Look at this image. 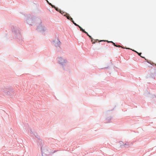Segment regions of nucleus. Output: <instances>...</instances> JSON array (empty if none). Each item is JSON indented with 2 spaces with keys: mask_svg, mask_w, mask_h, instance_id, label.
Returning a JSON list of instances; mask_svg holds the SVG:
<instances>
[{
  "mask_svg": "<svg viewBox=\"0 0 156 156\" xmlns=\"http://www.w3.org/2000/svg\"><path fill=\"white\" fill-rule=\"evenodd\" d=\"M59 62L60 64H62L64 62H65V60L62 59V58L60 57L59 58Z\"/></svg>",
  "mask_w": 156,
  "mask_h": 156,
  "instance_id": "1",
  "label": "nucleus"
},
{
  "mask_svg": "<svg viewBox=\"0 0 156 156\" xmlns=\"http://www.w3.org/2000/svg\"><path fill=\"white\" fill-rule=\"evenodd\" d=\"M66 15H64V16H66L67 19L70 20L72 21L73 20V19L69 16V14H66Z\"/></svg>",
  "mask_w": 156,
  "mask_h": 156,
  "instance_id": "2",
  "label": "nucleus"
},
{
  "mask_svg": "<svg viewBox=\"0 0 156 156\" xmlns=\"http://www.w3.org/2000/svg\"><path fill=\"white\" fill-rule=\"evenodd\" d=\"M79 27L80 29V30L84 33H87V32L85 30L82 29V28L80 26H78Z\"/></svg>",
  "mask_w": 156,
  "mask_h": 156,
  "instance_id": "3",
  "label": "nucleus"
},
{
  "mask_svg": "<svg viewBox=\"0 0 156 156\" xmlns=\"http://www.w3.org/2000/svg\"><path fill=\"white\" fill-rule=\"evenodd\" d=\"M53 8H55L56 10L58 12H59L60 10L57 8L55 6H54Z\"/></svg>",
  "mask_w": 156,
  "mask_h": 156,
  "instance_id": "4",
  "label": "nucleus"
},
{
  "mask_svg": "<svg viewBox=\"0 0 156 156\" xmlns=\"http://www.w3.org/2000/svg\"><path fill=\"white\" fill-rule=\"evenodd\" d=\"M138 54L140 55V57H141L143 58H144L145 59H146L144 58V57H143L141 55V53H138Z\"/></svg>",
  "mask_w": 156,
  "mask_h": 156,
  "instance_id": "5",
  "label": "nucleus"
},
{
  "mask_svg": "<svg viewBox=\"0 0 156 156\" xmlns=\"http://www.w3.org/2000/svg\"><path fill=\"white\" fill-rule=\"evenodd\" d=\"M72 22H73V24L76 26H77L78 27V26H79V25L77 24L76 23H75L74 21L73 20L72 21Z\"/></svg>",
  "mask_w": 156,
  "mask_h": 156,
  "instance_id": "6",
  "label": "nucleus"
},
{
  "mask_svg": "<svg viewBox=\"0 0 156 156\" xmlns=\"http://www.w3.org/2000/svg\"><path fill=\"white\" fill-rule=\"evenodd\" d=\"M108 42H110V43H112L115 46V45H116V44H115V43H114L112 41H108Z\"/></svg>",
  "mask_w": 156,
  "mask_h": 156,
  "instance_id": "7",
  "label": "nucleus"
},
{
  "mask_svg": "<svg viewBox=\"0 0 156 156\" xmlns=\"http://www.w3.org/2000/svg\"><path fill=\"white\" fill-rule=\"evenodd\" d=\"M115 46L116 47H122V48H124L120 46L119 45H115Z\"/></svg>",
  "mask_w": 156,
  "mask_h": 156,
  "instance_id": "8",
  "label": "nucleus"
},
{
  "mask_svg": "<svg viewBox=\"0 0 156 156\" xmlns=\"http://www.w3.org/2000/svg\"><path fill=\"white\" fill-rule=\"evenodd\" d=\"M60 13H61L62 14L64 15V14L65 13L64 12H62V11H61L60 10Z\"/></svg>",
  "mask_w": 156,
  "mask_h": 156,
  "instance_id": "9",
  "label": "nucleus"
},
{
  "mask_svg": "<svg viewBox=\"0 0 156 156\" xmlns=\"http://www.w3.org/2000/svg\"><path fill=\"white\" fill-rule=\"evenodd\" d=\"M49 4L50 5H51V6L53 8L55 6H54V5H52L51 3H49Z\"/></svg>",
  "mask_w": 156,
  "mask_h": 156,
  "instance_id": "10",
  "label": "nucleus"
},
{
  "mask_svg": "<svg viewBox=\"0 0 156 156\" xmlns=\"http://www.w3.org/2000/svg\"><path fill=\"white\" fill-rule=\"evenodd\" d=\"M91 39V42H92V43L93 44H94V43H95V42H93V40H92V39Z\"/></svg>",
  "mask_w": 156,
  "mask_h": 156,
  "instance_id": "11",
  "label": "nucleus"
},
{
  "mask_svg": "<svg viewBox=\"0 0 156 156\" xmlns=\"http://www.w3.org/2000/svg\"><path fill=\"white\" fill-rule=\"evenodd\" d=\"M88 36L91 39H92V38L91 37V36H90V35H88Z\"/></svg>",
  "mask_w": 156,
  "mask_h": 156,
  "instance_id": "12",
  "label": "nucleus"
},
{
  "mask_svg": "<svg viewBox=\"0 0 156 156\" xmlns=\"http://www.w3.org/2000/svg\"><path fill=\"white\" fill-rule=\"evenodd\" d=\"M133 51L135 52H136L137 54H138V53H139L138 52H137L136 51H134V50H133Z\"/></svg>",
  "mask_w": 156,
  "mask_h": 156,
  "instance_id": "13",
  "label": "nucleus"
},
{
  "mask_svg": "<svg viewBox=\"0 0 156 156\" xmlns=\"http://www.w3.org/2000/svg\"><path fill=\"white\" fill-rule=\"evenodd\" d=\"M94 41H95V42H97V41H98V40H97H97H94Z\"/></svg>",
  "mask_w": 156,
  "mask_h": 156,
  "instance_id": "14",
  "label": "nucleus"
},
{
  "mask_svg": "<svg viewBox=\"0 0 156 156\" xmlns=\"http://www.w3.org/2000/svg\"><path fill=\"white\" fill-rule=\"evenodd\" d=\"M85 34H87V35L88 36L89 35L88 34V33L87 32V33H85Z\"/></svg>",
  "mask_w": 156,
  "mask_h": 156,
  "instance_id": "15",
  "label": "nucleus"
},
{
  "mask_svg": "<svg viewBox=\"0 0 156 156\" xmlns=\"http://www.w3.org/2000/svg\"><path fill=\"white\" fill-rule=\"evenodd\" d=\"M46 0L47 1L48 3L49 4V3H50L48 2V0Z\"/></svg>",
  "mask_w": 156,
  "mask_h": 156,
  "instance_id": "16",
  "label": "nucleus"
},
{
  "mask_svg": "<svg viewBox=\"0 0 156 156\" xmlns=\"http://www.w3.org/2000/svg\"><path fill=\"white\" fill-rule=\"evenodd\" d=\"M99 41V42H100V41Z\"/></svg>",
  "mask_w": 156,
  "mask_h": 156,
  "instance_id": "17",
  "label": "nucleus"
}]
</instances>
